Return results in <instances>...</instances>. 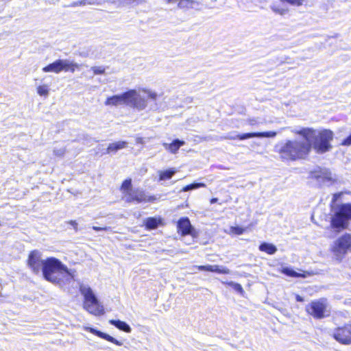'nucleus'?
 <instances>
[{
    "label": "nucleus",
    "mask_w": 351,
    "mask_h": 351,
    "mask_svg": "<svg viewBox=\"0 0 351 351\" xmlns=\"http://www.w3.org/2000/svg\"><path fill=\"white\" fill-rule=\"evenodd\" d=\"M293 132L301 136L309 143L310 152L313 148L317 154H322L330 151L332 147L331 141L333 140L334 134L330 130L317 132L313 128H302L300 130H294Z\"/></svg>",
    "instance_id": "obj_1"
},
{
    "label": "nucleus",
    "mask_w": 351,
    "mask_h": 351,
    "mask_svg": "<svg viewBox=\"0 0 351 351\" xmlns=\"http://www.w3.org/2000/svg\"><path fill=\"white\" fill-rule=\"evenodd\" d=\"M43 278L55 285L70 282L74 278V271L69 269L59 259L49 257L44 261L41 271Z\"/></svg>",
    "instance_id": "obj_2"
},
{
    "label": "nucleus",
    "mask_w": 351,
    "mask_h": 351,
    "mask_svg": "<svg viewBox=\"0 0 351 351\" xmlns=\"http://www.w3.org/2000/svg\"><path fill=\"white\" fill-rule=\"evenodd\" d=\"M310 145L306 141H286L276 146L282 160H295L306 158L310 153Z\"/></svg>",
    "instance_id": "obj_3"
},
{
    "label": "nucleus",
    "mask_w": 351,
    "mask_h": 351,
    "mask_svg": "<svg viewBox=\"0 0 351 351\" xmlns=\"http://www.w3.org/2000/svg\"><path fill=\"white\" fill-rule=\"evenodd\" d=\"M105 104L112 106L125 105L138 111L144 110L147 105V100L136 90H129L119 95L107 98Z\"/></svg>",
    "instance_id": "obj_4"
},
{
    "label": "nucleus",
    "mask_w": 351,
    "mask_h": 351,
    "mask_svg": "<svg viewBox=\"0 0 351 351\" xmlns=\"http://www.w3.org/2000/svg\"><path fill=\"white\" fill-rule=\"evenodd\" d=\"M351 219V204H343L338 206L331 218L330 228L337 234L346 229Z\"/></svg>",
    "instance_id": "obj_5"
},
{
    "label": "nucleus",
    "mask_w": 351,
    "mask_h": 351,
    "mask_svg": "<svg viewBox=\"0 0 351 351\" xmlns=\"http://www.w3.org/2000/svg\"><path fill=\"white\" fill-rule=\"evenodd\" d=\"M80 291L84 297V308L87 311L95 315H100L104 313L103 306L99 304L98 299L89 286L80 285Z\"/></svg>",
    "instance_id": "obj_6"
},
{
    "label": "nucleus",
    "mask_w": 351,
    "mask_h": 351,
    "mask_svg": "<svg viewBox=\"0 0 351 351\" xmlns=\"http://www.w3.org/2000/svg\"><path fill=\"white\" fill-rule=\"evenodd\" d=\"M76 67H77V64L69 60L58 59L43 67V71L45 73L53 72L56 73H59L62 71L74 72Z\"/></svg>",
    "instance_id": "obj_7"
},
{
    "label": "nucleus",
    "mask_w": 351,
    "mask_h": 351,
    "mask_svg": "<svg viewBox=\"0 0 351 351\" xmlns=\"http://www.w3.org/2000/svg\"><path fill=\"white\" fill-rule=\"evenodd\" d=\"M351 246V234H345L339 237L334 243L332 251L337 258L341 260Z\"/></svg>",
    "instance_id": "obj_8"
},
{
    "label": "nucleus",
    "mask_w": 351,
    "mask_h": 351,
    "mask_svg": "<svg viewBox=\"0 0 351 351\" xmlns=\"http://www.w3.org/2000/svg\"><path fill=\"white\" fill-rule=\"evenodd\" d=\"M326 300L322 298L312 301L306 306V311L316 319H322L329 315H326Z\"/></svg>",
    "instance_id": "obj_9"
},
{
    "label": "nucleus",
    "mask_w": 351,
    "mask_h": 351,
    "mask_svg": "<svg viewBox=\"0 0 351 351\" xmlns=\"http://www.w3.org/2000/svg\"><path fill=\"white\" fill-rule=\"evenodd\" d=\"M332 337L341 344H351V324H347L335 328L332 332Z\"/></svg>",
    "instance_id": "obj_10"
},
{
    "label": "nucleus",
    "mask_w": 351,
    "mask_h": 351,
    "mask_svg": "<svg viewBox=\"0 0 351 351\" xmlns=\"http://www.w3.org/2000/svg\"><path fill=\"white\" fill-rule=\"evenodd\" d=\"M276 136V132L274 131L269 132H247L243 134H234L230 133L224 136V139L235 140L239 139L241 141L251 138H273Z\"/></svg>",
    "instance_id": "obj_11"
},
{
    "label": "nucleus",
    "mask_w": 351,
    "mask_h": 351,
    "mask_svg": "<svg viewBox=\"0 0 351 351\" xmlns=\"http://www.w3.org/2000/svg\"><path fill=\"white\" fill-rule=\"evenodd\" d=\"M44 261L41 259V253L38 250H33L29 254L27 264L34 274H39Z\"/></svg>",
    "instance_id": "obj_12"
},
{
    "label": "nucleus",
    "mask_w": 351,
    "mask_h": 351,
    "mask_svg": "<svg viewBox=\"0 0 351 351\" xmlns=\"http://www.w3.org/2000/svg\"><path fill=\"white\" fill-rule=\"evenodd\" d=\"M125 198V202H136L137 203L143 202H152L155 199V197H147L144 191L139 189H131L129 191H127Z\"/></svg>",
    "instance_id": "obj_13"
},
{
    "label": "nucleus",
    "mask_w": 351,
    "mask_h": 351,
    "mask_svg": "<svg viewBox=\"0 0 351 351\" xmlns=\"http://www.w3.org/2000/svg\"><path fill=\"white\" fill-rule=\"evenodd\" d=\"M178 231L182 236L192 235L195 232V228L191 223L189 219L186 217H181L177 223Z\"/></svg>",
    "instance_id": "obj_14"
},
{
    "label": "nucleus",
    "mask_w": 351,
    "mask_h": 351,
    "mask_svg": "<svg viewBox=\"0 0 351 351\" xmlns=\"http://www.w3.org/2000/svg\"><path fill=\"white\" fill-rule=\"evenodd\" d=\"M84 330L88 331V332H90L91 333H93V335L101 338V339H104L108 341H110L111 343H113L117 346H121L123 343L118 341L117 339H116L115 338H114L113 337L110 336V335L108 334H106L105 332H103L100 330H98L94 328H92V327H85L84 328Z\"/></svg>",
    "instance_id": "obj_15"
},
{
    "label": "nucleus",
    "mask_w": 351,
    "mask_h": 351,
    "mask_svg": "<svg viewBox=\"0 0 351 351\" xmlns=\"http://www.w3.org/2000/svg\"><path fill=\"white\" fill-rule=\"evenodd\" d=\"M198 269L199 271H210V272H215L218 274H229L230 273V270L222 265H199L197 266Z\"/></svg>",
    "instance_id": "obj_16"
},
{
    "label": "nucleus",
    "mask_w": 351,
    "mask_h": 351,
    "mask_svg": "<svg viewBox=\"0 0 351 351\" xmlns=\"http://www.w3.org/2000/svg\"><path fill=\"white\" fill-rule=\"evenodd\" d=\"M313 177L324 183L332 182L334 179L332 178V173L327 169H320L317 172H314Z\"/></svg>",
    "instance_id": "obj_17"
},
{
    "label": "nucleus",
    "mask_w": 351,
    "mask_h": 351,
    "mask_svg": "<svg viewBox=\"0 0 351 351\" xmlns=\"http://www.w3.org/2000/svg\"><path fill=\"white\" fill-rule=\"evenodd\" d=\"M144 225L147 230H154L163 225L162 219L160 217H150L144 219Z\"/></svg>",
    "instance_id": "obj_18"
},
{
    "label": "nucleus",
    "mask_w": 351,
    "mask_h": 351,
    "mask_svg": "<svg viewBox=\"0 0 351 351\" xmlns=\"http://www.w3.org/2000/svg\"><path fill=\"white\" fill-rule=\"evenodd\" d=\"M185 142L178 138L174 139L171 143H163L162 145L165 149L169 151L171 154H176L180 147L183 146Z\"/></svg>",
    "instance_id": "obj_19"
},
{
    "label": "nucleus",
    "mask_w": 351,
    "mask_h": 351,
    "mask_svg": "<svg viewBox=\"0 0 351 351\" xmlns=\"http://www.w3.org/2000/svg\"><path fill=\"white\" fill-rule=\"evenodd\" d=\"M109 323L125 332L129 333L132 331L131 327L125 322L119 319H110L109 320Z\"/></svg>",
    "instance_id": "obj_20"
},
{
    "label": "nucleus",
    "mask_w": 351,
    "mask_h": 351,
    "mask_svg": "<svg viewBox=\"0 0 351 351\" xmlns=\"http://www.w3.org/2000/svg\"><path fill=\"white\" fill-rule=\"evenodd\" d=\"M128 143L126 141H120L115 143H110L106 149V154L112 152L116 153L118 150L126 147Z\"/></svg>",
    "instance_id": "obj_21"
},
{
    "label": "nucleus",
    "mask_w": 351,
    "mask_h": 351,
    "mask_svg": "<svg viewBox=\"0 0 351 351\" xmlns=\"http://www.w3.org/2000/svg\"><path fill=\"white\" fill-rule=\"evenodd\" d=\"M258 250L269 255H273L277 252V247L272 243L263 242L258 246Z\"/></svg>",
    "instance_id": "obj_22"
},
{
    "label": "nucleus",
    "mask_w": 351,
    "mask_h": 351,
    "mask_svg": "<svg viewBox=\"0 0 351 351\" xmlns=\"http://www.w3.org/2000/svg\"><path fill=\"white\" fill-rule=\"evenodd\" d=\"M200 3L195 0H180L178 4L179 8H195L199 9Z\"/></svg>",
    "instance_id": "obj_23"
},
{
    "label": "nucleus",
    "mask_w": 351,
    "mask_h": 351,
    "mask_svg": "<svg viewBox=\"0 0 351 351\" xmlns=\"http://www.w3.org/2000/svg\"><path fill=\"white\" fill-rule=\"evenodd\" d=\"M177 172L175 168H170L165 171H159V180H167L172 178V176Z\"/></svg>",
    "instance_id": "obj_24"
},
{
    "label": "nucleus",
    "mask_w": 351,
    "mask_h": 351,
    "mask_svg": "<svg viewBox=\"0 0 351 351\" xmlns=\"http://www.w3.org/2000/svg\"><path fill=\"white\" fill-rule=\"evenodd\" d=\"M98 0H80L73 1L70 6L71 7H77V6H84L87 5H98Z\"/></svg>",
    "instance_id": "obj_25"
},
{
    "label": "nucleus",
    "mask_w": 351,
    "mask_h": 351,
    "mask_svg": "<svg viewBox=\"0 0 351 351\" xmlns=\"http://www.w3.org/2000/svg\"><path fill=\"white\" fill-rule=\"evenodd\" d=\"M270 9L275 12L276 14H278L280 16H284L289 12V10L287 8H280L279 5L277 3H272L270 5Z\"/></svg>",
    "instance_id": "obj_26"
},
{
    "label": "nucleus",
    "mask_w": 351,
    "mask_h": 351,
    "mask_svg": "<svg viewBox=\"0 0 351 351\" xmlns=\"http://www.w3.org/2000/svg\"><path fill=\"white\" fill-rule=\"evenodd\" d=\"M227 285L229 287H231L235 291H237L241 295H243L245 292L243 291L242 286L240 284H239L237 282H234L233 281H230V282H227Z\"/></svg>",
    "instance_id": "obj_27"
},
{
    "label": "nucleus",
    "mask_w": 351,
    "mask_h": 351,
    "mask_svg": "<svg viewBox=\"0 0 351 351\" xmlns=\"http://www.w3.org/2000/svg\"><path fill=\"white\" fill-rule=\"evenodd\" d=\"M202 186H204V184L202 183L193 182L192 184H188V185L184 186L182 188V189L181 190V191L186 192V191H192L194 189H197Z\"/></svg>",
    "instance_id": "obj_28"
},
{
    "label": "nucleus",
    "mask_w": 351,
    "mask_h": 351,
    "mask_svg": "<svg viewBox=\"0 0 351 351\" xmlns=\"http://www.w3.org/2000/svg\"><path fill=\"white\" fill-rule=\"evenodd\" d=\"M37 93L40 96L47 97L49 95V89L47 85L39 86L37 88Z\"/></svg>",
    "instance_id": "obj_29"
},
{
    "label": "nucleus",
    "mask_w": 351,
    "mask_h": 351,
    "mask_svg": "<svg viewBox=\"0 0 351 351\" xmlns=\"http://www.w3.org/2000/svg\"><path fill=\"white\" fill-rule=\"evenodd\" d=\"M281 3H287L291 5L300 6L302 5L305 0H280Z\"/></svg>",
    "instance_id": "obj_30"
},
{
    "label": "nucleus",
    "mask_w": 351,
    "mask_h": 351,
    "mask_svg": "<svg viewBox=\"0 0 351 351\" xmlns=\"http://www.w3.org/2000/svg\"><path fill=\"white\" fill-rule=\"evenodd\" d=\"M91 70L94 75H101L105 73L106 69L104 66H92Z\"/></svg>",
    "instance_id": "obj_31"
},
{
    "label": "nucleus",
    "mask_w": 351,
    "mask_h": 351,
    "mask_svg": "<svg viewBox=\"0 0 351 351\" xmlns=\"http://www.w3.org/2000/svg\"><path fill=\"white\" fill-rule=\"evenodd\" d=\"M121 189L129 191L132 189V180L131 179H128L123 181L121 185Z\"/></svg>",
    "instance_id": "obj_32"
},
{
    "label": "nucleus",
    "mask_w": 351,
    "mask_h": 351,
    "mask_svg": "<svg viewBox=\"0 0 351 351\" xmlns=\"http://www.w3.org/2000/svg\"><path fill=\"white\" fill-rule=\"evenodd\" d=\"M124 3L128 5H139L145 2V0H123Z\"/></svg>",
    "instance_id": "obj_33"
},
{
    "label": "nucleus",
    "mask_w": 351,
    "mask_h": 351,
    "mask_svg": "<svg viewBox=\"0 0 351 351\" xmlns=\"http://www.w3.org/2000/svg\"><path fill=\"white\" fill-rule=\"evenodd\" d=\"M66 152L65 147L57 148L55 147L53 149V153L57 156H62Z\"/></svg>",
    "instance_id": "obj_34"
},
{
    "label": "nucleus",
    "mask_w": 351,
    "mask_h": 351,
    "mask_svg": "<svg viewBox=\"0 0 351 351\" xmlns=\"http://www.w3.org/2000/svg\"><path fill=\"white\" fill-rule=\"evenodd\" d=\"M145 93H147L149 98L152 99V100H156L157 98V94L154 92H152L149 90H144Z\"/></svg>",
    "instance_id": "obj_35"
},
{
    "label": "nucleus",
    "mask_w": 351,
    "mask_h": 351,
    "mask_svg": "<svg viewBox=\"0 0 351 351\" xmlns=\"http://www.w3.org/2000/svg\"><path fill=\"white\" fill-rule=\"evenodd\" d=\"M341 145L343 146H350L351 145V134L346 137L341 143Z\"/></svg>",
    "instance_id": "obj_36"
},
{
    "label": "nucleus",
    "mask_w": 351,
    "mask_h": 351,
    "mask_svg": "<svg viewBox=\"0 0 351 351\" xmlns=\"http://www.w3.org/2000/svg\"><path fill=\"white\" fill-rule=\"evenodd\" d=\"M232 232L237 234H242L244 232V230L243 228H241V227H239V226H237V227H233L232 228Z\"/></svg>",
    "instance_id": "obj_37"
},
{
    "label": "nucleus",
    "mask_w": 351,
    "mask_h": 351,
    "mask_svg": "<svg viewBox=\"0 0 351 351\" xmlns=\"http://www.w3.org/2000/svg\"><path fill=\"white\" fill-rule=\"evenodd\" d=\"M247 121L248 124L250 125H256L260 123V122L256 118L249 119Z\"/></svg>",
    "instance_id": "obj_38"
},
{
    "label": "nucleus",
    "mask_w": 351,
    "mask_h": 351,
    "mask_svg": "<svg viewBox=\"0 0 351 351\" xmlns=\"http://www.w3.org/2000/svg\"><path fill=\"white\" fill-rule=\"evenodd\" d=\"M341 195H342L341 193H335L333 195V197H332V203L336 202L341 197Z\"/></svg>",
    "instance_id": "obj_39"
},
{
    "label": "nucleus",
    "mask_w": 351,
    "mask_h": 351,
    "mask_svg": "<svg viewBox=\"0 0 351 351\" xmlns=\"http://www.w3.org/2000/svg\"><path fill=\"white\" fill-rule=\"evenodd\" d=\"M69 223L73 227V228L77 230V223L75 221L71 220Z\"/></svg>",
    "instance_id": "obj_40"
},
{
    "label": "nucleus",
    "mask_w": 351,
    "mask_h": 351,
    "mask_svg": "<svg viewBox=\"0 0 351 351\" xmlns=\"http://www.w3.org/2000/svg\"><path fill=\"white\" fill-rule=\"evenodd\" d=\"M93 229L96 230V231H100V230H105L107 229V228H101V227H98V226H93Z\"/></svg>",
    "instance_id": "obj_41"
},
{
    "label": "nucleus",
    "mask_w": 351,
    "mask_h": 351,
    "mask_svg": "<svg viewBox=\"0 0 351 351\" xmlns=\"http://www.w3.org/2000/svg\"><path fill=\"white\" fill-rule=\"evenodd\" d=\"M295 300L297 302H302L304 301V298L302 296H300V295H295Z\"/></svg>",
    "instance_id": "obj_42"
},
{
    "label": "nucleus",
    "mask_w": 351,
    "mask_h": 351,
    "mask_svg": "<svg viewBox=\"0 0 351 351\" xmlns=\"http://www.w3.org/2000/svg\"><path fill=\"white\" fill-rule=\"evenodd\" d=\"M180 1V0H166V2L168 3H173Z\"/></svg>",
    "instance_id": "obj_43"
},
{
    "label": "nucleus",
    "mask_w": 351,
    "mask_h": 351,
    "mask_svg": "<svg viewBox=\"0 0 351 351\" xmlns=\"http://www.w3.org/2000/svg\"><path fill=\"white\" fill-rule=\"evenodd\" d=\"M217 201H218V199H217V198H216V197H213V198L210 199V204H215V203H216Z\"/></svg>",
    "instance_id": "obj_44"
},
{
    "label": "nucleus",
    "mask_w": 351,
    "mask_h": 351,
    "mask_svg": "<svg viewBox=\"0 0 351 351\" xmlns=\"http://www.w3.org/2000/svg\"><path fill=\"white\" fill-rule=\"evenodd\" d=\"M138 143H143V139L141 138H138L137 139V141H136Z\"/></svg>",
    "instance_id": "obj_45"
},
{
    "label": "nucleus",
    "mask_w": 351,
    "mask_h": 351,
    "mask_svg": "<svg viewBox=\"0 0 351 351\" xmlns=\"http://www.w3.org/2000/svg\"><path fill=\"white\" fill-rule=\"evenodd\" d=\"M88 135H84V139H86V140L88 139Z\"/></svg>",
    "instance_id": "obj_46"
}]
</instances>
